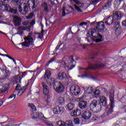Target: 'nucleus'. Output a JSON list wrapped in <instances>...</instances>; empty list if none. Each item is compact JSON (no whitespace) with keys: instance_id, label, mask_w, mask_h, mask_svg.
<instances>
[{"instance_id":"nucleus-29","label":"nucleus","mask_w":126,"mask_h":126,"mask_svg":"<svg viewBox=\"0 0 126 126\" xmlns=\"http://www.w3.org/2000/svg\"><path fill=\"white\" fill-rule=\"evenodd\" d=\"M101 94V92L98 89L95 90L94 92V98H99L100 97V94Z\"/></svg>"},{"instance_id":"nucleus-17","label":"nucleus","mask_w":126,"mask_h":126,"mask_svg":"<svg viewBox=\"0 0 126 126\" xmlns=\"http://www.w3.org/2000/svg\"><path fill=\"white\" fill-rule=\"evenodd\" d=\"M113 0H108L106 3H105L102 8V10H109L110 8L112 7V2Z\"/></svg>"},{"instance_id":"nucleus-45","label":"nucleus","mask_w":126,"mask_h":126,"mask_svg":"<svg viewBox=\"0 0 126 126\" xmlns=\"http://www.w3.org/2000/svg\"><path fill=\"white\" fill-rule=\"evenodd\" d=\"M0 56H2V57H6L7 58H8V59H9L10 60H11V59H12V57H10L7 54H2L0 53Z\"/></svg>"},{"instance_id":"nucleus-30","label":"nucleus","mask_w":126,"mask_h":126,"mask_svg":"<svg viewBox=\"0 0 126 126\" xmlns=\"http://www.w3.org/2000/svg\"><path fill=\"white\" fill-rule=\"evenodd\" d=\"M27 72H28V71H26L23 72L19 73L18 74V76L19 77L20 82L21 81V79L23 78L24 76H25V75H26Z\"/></svg>"},{"instance_id":"nucleus-43","label":"nucleus","mask_w":126,"mask_h":126,"mask_svg":"<svg viewBox=\"0 0 126 126\" xmlns=\"http://www.w3.org/2000/svg\"><path fill=\"white\" fill-rule=\"evenodd\" d=\"M70 116L73 118H75V117H76V112L75 110L71 112Z\"/></svg>"},{"instance_id":"nucleus-4","label":"nucleus","mask_w":126,"mask_h":126,"mask_svg":"<svg viewBox=\"0 0 126 126\" xmlns=\"http://www.w3.org/2000/svg\"><path fill=\"white\" fill-rule=\"evenodd\" d=\"M109 99L110 101V108H107L106 111V115L107 117H109V116H111L114 112V108L115 107V96L114 95V94L110 93L109 95Z\"/></svg>"},{"instance_id":"nucleus-55","label":"nucleus","mask_w":126,"mask_h":126,"mask_svg":"<svg viewBox=\"0 0 126 126\" xmlns=\"http://www.w3.org/2000/svg\"><path fill=\"white\" fill-rule=\"evenodd\" d=\"M20 87H21V86H20V84H18L17 85V86H16V88H15V90H16L17 91L19 90V88H20Z\"/></svg>"},{"instance_id":"nucleus-19","label":"nucleus","mask_w":126,"mask_h":126,"mask_svg":"<svg viewBox=\"0 0 126 126\" xmlns=\"http://www.w3.org/2000/svg\"><path fill=\"white\" fill-rule=\"evenodd\" d=\"M17 29L19 31H20L19 33H20V34H21V35L23 34L24 31H25V30L28 31V32H30L31 31V29L30 27L27 28L26 27L19 26Z\"/></svg>"},{"instance_id":"nucleus-12","label":"nucleus","mask_w":126,"mask_h":126,"mask_svg":"<svg viewBox=\"0 0 126 126\" xmlns=\"http://www.w3.org/2000/svg\"><path fill=\"white\" fill-rule=\"evenodd\" d=\"M53 113L55 115H61L64 112V108L57 106L53 108Z\"/></svg>"},{"instance_id":"nucleus-52","label":"nucleus","mask_w":126,"mask_h":126,"mask_svg":"<svg viewBox=\"0 0 126 126\" xmlns=\"http://www.w3.org/2000/svg\"><path fill=\"white\" fill-rule=\"evenodd\" d=\"M7 122L8 123H13L14 122V119L12 118H8Z\"/></svg>"},{"instance_id":"nucleus-10","label":"nucleus","mask_w":126,"mask_h":126,"mask_svg":"<svg viewBox=\"0 0 126 126\" xmlns=\"http://www.w3.org/2000/svg\"><path fill=\"white\" fill-rule=\"evenodd\" d=\"M105 66V64H93L92 65L89 64V66L86 68H84L85 70H88L89 69H100L103 68Z\"/></svg>"},{"instance_id":"nucleus-35","label":"nucleus","mask_w":126,"mask_h":126,"mask_svg":"<svg viewBox=\"0 0 126 126\" xmlns=\"http://www.w3.org/2000/svg\"><path fill=\"white\" fill-rule=\"evenodd\" d=\"M28 106L32 110L33 112H35L36 110H37V108H36V106L32 104V103H29Z\"/></svg>"},{"instance_id":"nucleus-64","label":"nucleus","mask_w":126,"mask_h":126,"mask_svg":"<svg viewBox=\"0 0 126 126\" xmlns=\"http://www.w3.org/2000/svg\"><path fill=\"white\" fill-rule=\"evenodd\" d=\"M75 67V65H71V67L70 68V69H72V68H74Z\"/></svg>"},{"instance_id":"nucleus-54","label":"nucleus","mask_w":126,"mask_h":126,"mask_svg":"<svg viewBox=\"0 0 126 126\" xmlns=\"http://www.w3.org/2000/svg\"><path fill=\"white\" fill-rule=\"evenodd\" d=\"M103 39L101 38H97L95 40V43H100V42H102Z\"/></svg>"},{"instance_id":"nucleus-53","label":"nucleus","mask_w":126,"mask_h":126,"mask_svg":"<svg viewBox=\"0 0 126 126\" xmlns=\"http://www.w3.org/2000/svg\"><path fill=\"white\" fill-rule=\"evenodd\" d=\"M92 121H93L94 122H95L96 121H98V117L96 116H93L92 118Z\"/></svg>"},{"instance_id":"nucleus-28","label":"nucleus","mask_w":126,"mask_h":126,"mask_svg":"<svg viewBox=\"0 0 126 126\" xmlns=\"http://www.w3.org/2000/svg\"><path fill=\"white\" fill-rule=\"evenodd\" d=\"M74 106H75L74 103H68L66 106V110H67V111H71V110H73V109L74 108Z\"/></svg>"},{"instance_id":"nucleus-41","label":"nucleus","mask_w":126,"mask_h":126,"mask_svg":"<svg viewBox=\"0 0 126 126\" xmlns=\"http://www.w3.org/2000/svg\"><path fill=\"white\" fill-rule=\"evenodd\" d=\"M75 110H76V117L80 116V115L81 114V111L78 109H76Z\"/></svg>"},{"instance_id":"nucleus-56","label":"nucleus","mask_w":126,"mask_h":126,"mask_svg":"<svg viewBox=\"0 0 126 126\" xmlns=\"http://www.w3.org/2000/svg\"><path fill=\"white\" fill-rule=\"evenodd\" d=\"M69 59L71 60L70 62L71 63H73V62H74V59H73V56H70V57L69 58Z\"/></svg>"},{"instance_id":"nucleus-5","label":"nucleus","mask_w":126,"mask_h":126,"mask_svg":"<svg viewBox=\"0 0 126 126\" xmlns=\"http://www.w3.org/2000/svg\"><path fill=\"white\" fill-rule=\"evenodd\" d=\"M90 109L92 112H94L96 110L100 112L102 110V104L97 100H93L90 104Z\"/></svg>"},{"instance_id":"nucleus-15","label":"nucleus","mask_w":126,"mask_h":126,"mask_svg":"<svg viewBox=\"0 0 126 126\" xmlns=\"http://www.w3.org/2000/svg\"><path fill=\"white\" fill-rule=\"evenodd\" d=\"M56 126H73V124L71 120L66 121L65 123L63 121H59Z\"/></svg>"},{"instance_id":"nucleus-7","label":"nucleus","mask_w":126,"mask_h":126,"mask_svg":"<svg viewBox=\"0 0 126 126\" xmlns=\"http://www.w3.org/2000/svg\"><path fill=\"white\" fill-rule=\"evenodd\" d=\"M119 20H114L112 25H113V30L115 33L120 36L122 34V27H121V22Z\"/></svg>"},{"instance_id":"nucleus-22","label":"nucleus","mask_w":126,"mask_h":126,"mask_svg":"<svg viewBox=\"0 0 126 126\" xmlns=\"http://www.w3.org/2000/svg\"><path fill=\"white\" fill-rule=\"evenodd\" d=\"M37 118H39L41 120H45L46 119L43 114H41V117L40 118V115L38 112H34L32 114H31V118L32 120H36Z\"/></svg>"},{"instance_id":"nucleus-61","label":"nucleus","mask_w":126,"mask_h":126,"mask_svg":"<svg viewBox=\"0 0 126 126\" xmlns=\"http://www.w3.org/2000/svg\"><path fill=\"white\" fill-rule=\"evenodd\" d=\"M122 8L123 9H124L125 11H126V5L124 4L122 6Z\"/></svg>"},{"instance_id":"nucleus-58","label":"nucleus","mask_w":126,"mask_h":126,"mask_svg":"<svg viewBox=\"0 0 126 126\" xmlns=\"http://www.w3.org/2000/svg\"><path fill=\"white\" fill-rule=\"evenodd\" d=\"M55 60H56V58L54 57L53 58H52L51 60H50V61H49L48 62V63H51L53 62H54L55 61Z\"/></svg>"},{"instance_id":"nucleus-34","label":"nucleus","mask_w":126,"mask_h":126,"mask_svg":"<svg viewBox=\"0 0 126 126\" xmlns=\"http://www.w3.org/2000/svg\"><path fill=\"white\" fill-rule=\"evenodd\" d=\"M44 8V11L45 13H48L49 12V8H48V4L47 3H44L43 5Z\"/></svg>"},{"instance_id":"nucleus-25","label":"nucleus","mask_w":126,"mask_h":126,"mask_svg":"<svg viewBox=\"0 0 126 126\" xmlns=\"http://www.w3.org/2000/svg\"><path fill=\"white\" fill-rule=\"evenodd\" d=\"M11 82H13V84H17V83H21V81H19V77L18 75H15L11 80Z\"/></svg>"},{"instance_id":"nucleus-6","label":"nucleus","mask_w":126,"mask_h":126,"mask_svg":"<svg viewBox=\"0 0 126 126\" xmlns=\"http://www.w3.org/2000/svg\"><path fill=\"white\" fill-rule=\"evenodd\" d=\"M53 88L56 91V93H58V94H61L63 93V91H64V86L62 82H53Z\"/></svg>"},{"instance_id":"nucleus-40","label":"nucleus","mask_w":126,"mask_h":126,"mask_svg":"<svg viewBox=\"0 0 126 126\" xmlns=\"http://www.w3.org/2000/svg\"><path fill=\"white\" fill-rule=\"evenodd\" d=\"M70 2L72 3V2H75L76 4H81V2H80L78 0H70Z\"/></svg>"},{"instance_id":"nucleus-2","label":"nucleus","mask_w":126,"mask_h":126,"mask_svg":"<svg viewBox=\"0 0 126 126\" xmlns=\"http://www.w3.org/2000/svg\"><path fill=\"white\" fill-rule=\"evenodd\" d=\"M29 36L24 38V41L21 43L22 47H26L27 48H34L35 47V41L34 38L31 37L32 32L29 33Z\"/></svg>"},{"instance_id":"nucleus-32","label":"nucleus","mask_w":126,"mask_h":126,"mask_svg":"<svg viewBox=\"0 0 126 126\" xmlns=\"http://www.w3.org/2000/svg\"><path fill=\"white\" fill-rule=\"evenodd\" d=\"M100 102L103 107H106V106H107V98H106L105 97H102L100 99Z\"/></svg>"},{"instance_id":"nucleus-44","label":"nucleus","mask_w":126,"mask_h":126,"mask_svg":"<svg viewBox=\"0 0 126 126\" xmlns=\"http://www.w3.org/2000/svg\"><path fill=\"white\" fill-rule=\"evenodd\" d=\"M74 6L75 7V9L77 10V11H78V12H82V10L80 9L79 7L77 6V5L74 4Z\"/></svg>"},{"instance_id":"nucleus-24","label":"nucleus","mask_w":126,"mask_h":126,"mask_svg":"<svg viewBox=\"0 0 126 126\" xmlns=\"http://www.w3.org/2000/svg\"><path fill=\"white\" fill-rule=\"evenodd\" d=\"M27 87H28V84L27 85L20 89V90H19V92L17 94L18 96H21V95H22V94H23V93H24L26 91Z\"/></svg>"},{"instance_id":"nucleus-1","label":"nucleus","mask_w":126,"mask_h":126,"mask_svg":"<svg viewBox=\"0 0 126 126\" xmlns=\"http://www.w3.org/2000/svg\"><path fill=\"white\" fill-rule=\"evenodd\" d=\"M123 17V14L121 11H116L113 13V16H110L105 20V24L112 25L115 20H121Z\"/></svg>"},{"instance_id":"nucleus-62","label":"nucleus","mask_w":126,"mask_h":126,"mask_svg":"<svg viewBox=\"0 0 126 126\" xmlns=\"http://www.w3.org/2000/svg\"><path fill=\"white\" fill-rule=\"evenodd\" d=\"M31 1L33 4H36V0H31Z\"/></svg>"},{"instance_id":"nucleus-9","label":"nucleus","mask_w":126,"mask_h":126,"mask_svg":"<svg viewBox=\"0 0 126 126\" xmlns=\"http://www.w3.org/2000/svg\"><path fill=\"white\" fill-rule=\"evenodd\" d=\"M22 4L20 3L18 6L19 12L23 15L27 14L30 11V7L25 4L23 9H22Z\"/></svg>"},{"instance_id":"nucleus-42","label":"nucleus","mask_w":126,"mask_h":126,"mask_svg":"<svg viewBox=\"0 0 126 126\" xmlns=\"http://www.w3.org/2000/svg\"><path fill=\"white\" fill-rule=\"evenodd\" d=\"M78 77H81L82 78H88L89 77V75H88V74H82L81 75H79Z\"/></svg>"},{"instance_id":"nucleus-59","label":"nucleus","mask_w":126,"mask_h":126,"mask_svg":"<svg viewBox=\"0 0 126 126\" xmlns=\"http://www.w3.org/2000/svg\"><path fill=\"white\" fill-rule=\"evenodd\" d=\"M65 15H66V14L65 13V11H64V10H63L62 11V16L64 17Z\"/></svg>"},{"instance_id":"nucleus-63","label":"nucleus","mask_w":126,"mask_h":126,"mask_svg":"<svg viewBox=\"0 0 126 126\" xmlns=\"http://www.w3.org/2000/svg\"><path fill=\"white\" fill-rule=\"evenodd\" d=\"M36 7V4H33V5L32 7V9H34Z\"/></svg>"},{"instance_id":"nucleus-16","label":"nucleus","mask_w":126,"mask_h":126,"mask_svg":"<svg viewBox=\"0 0 126 126\" xmlns=\"http://www.w3.org/2000/svg\"><path fill=\"white\" fill-rule=\"evenodd\" d=\"M91 116H92L91 112L89 110H86L82 114V118L84 120H89L91 118Z\"/></svg>"},{"instance_id":"nucleus-31","label":"nucleus","mask_w":126,"mask_h":126,"mask_svg":"<svg viewBox=\"0 0 126 126\" xmlns=\"http://www.w3.org/2000/svg\"><path fill=\"white\" fill-rule=\"evenodd\" d=\"M121 2H122L119 1V0H116L114 1V8H115V9H118L120 5H121Z\"/></svg>"},{"instance_id":"nucleus-27","label":"nucleus","mask_w":126,"mask_h":126,"mask_svg":"<svg viewBox=\"0 0 126 126\" xmlns=\"http://www.w3.org/2000/svg\"><path fill=\"white\" fill-rule=\"evenodd\" d=\"M51 75H52V73H51V71L48 69H46L45 70V74H44V78L45 79H49L50 77H51Z\"/></svg>"},{"instance_id":"nucleus-57","label":"nucleus","mask_w":126,"mask_h":126,"mask_svg":"<svg viewBox=\"0 0 126 126\" xmlns=\"http://www.w3.org/2000/svg\"><path fill=\"white\" fill-rule=\"evenodd\" d=\"M28 24H29V23L28 21H25L23 23V25L24 26H27Z\"/></svg>"},{"instance_id":"nucleus-8","label":"nucleus","mask_w":126,"mask_h":126,"mask_svg":"<svg viewBox=\"0 0 126 126\" xmlns=\"http://www.w3.org/2000/svg\"><path fill=\"white\" fill-rule=\"evenodd\" d=\"M92 24H95L94 26L95 27L96 30H97L98 32H103L105 30V23L103 21L99 22L96 23V22H93Z\"/></svg>"},{"instance_id":"nucleus-33","label":"nucleus","mask_w":126,"mask_h":126,"mask_svg":"<svg viewBox=\"0 0 126 126\" xmlns=\"http://www.w3.org/2000/svg\"><path fill=\"white\" fill-rule=\"evenodd\" d=\"M58 102L60 105H63L64 104V97L62 96L59 97Z\"/></svg>"},{"instance_id":"nucleus-50","label":"nucleus","mask_w":126,"mask_h":126,"mask_svg":"<svg viewBox=\"0 0 126 126\" xmlns=\"http://www.w3.org/2000/svg\"><path fill=\"white\" fill-rule=\"evenodd\" d=\"M13 97H14V99H15V98H16V94H12L9 96L8 99H12Z\"/></svg>"},{"instance_id":"nucleus-49","label":"nucleus","mask_w":126,"mask_h":126,"mask_svg":"<svg viewBox=\"0 0 126 126\" xmlns=\"http://www.w3.org/2000/svg\"><path fill=\"white\" fill-rule=\"evenodd\" d=\"M12 126H24V124L23 123H20L19 124H12Z\"/></svg>"},{"instance_id":"nucleus-48","label":"nucleus","mask_w":126,"mask_h":126,"mask_svg":"<svg viewBox=\"0 0 126 126\" xmlns=\"http://www.w3.org/2000/svg\"><path fill=\"white\" fill-rule=\"evenodd\" d=\"M124 73H125V70H124V69H121L119 71V74H121V75H124Z\"/></svg>"},{"instance_id":"nucleus-51","label":"nucleus","mask_w":126,"mask_h":126,"mask_svg":"<svg viewBox=\"0 0 126 126\" xmlns=\"http://www.w3.org/2000/svg\"><path fill=\"white\" fill-rule=\"evenodd\" d=\"M86 25H87V23L85 22H83L80 23V26L83 27V26H85Z\"/></svg>"},{"instance_id":"nucleus-39","label":"nucleus","mask_w":126,"mask_h":126,"mask_svg":"<svg viewBox=\"0 0 126 126\" xmlns=\"http://www.w3.org/2000/svg\"><path fill=\"white\" fill-rule=\"evenodd\" d=\"M6 90H7V88L5 87H2L0 89V93H3L4 92H5Z\"/></svg>"},{"instance_id":"nucleus-37","label":"nucleus","mask_w":126,"mask_h":126,"mask_svg":"<svg viewBox=\"0 0 126 126\" xmlns=\"http://www.w3.org/2000/svg\"><path fill=\"white\" fill-rule=\"evenodd\" d=\"M36 35H38V39H42L44 36V30L41 31V33H37Z\"/></svg>"},{"instance_id":"nucleus-13","label":"nucleus","mask_w":126,"mask_h":126,"mask_svg":"<svg viewBox=\"0 0 126 126\" xmlns=\"http://www.w3.org/2000/svg\"><path fill=\"white\" fill-rule=\"evenodd\" d=\"M56 78L58 80H61V81H63V80H65L67 79V75L64 72H60L56 75Z\"/></svg>"},{"instance_id":"nucleus-14","label":"nucleus","mask_w":126,"mask_h":126,"mask_svg":"<svg viewBox=\"0 0 126 126\" xmlns=\"http://www.w3.org/2000/svg\"><path fill=\"white\" fill-rule=\"evenodd\" d=\"M22 22V19L21 18L15 16L13 17V23L15 26H20Z\"/></svg>"},{"instance_id":"nucleus-60","label":"nucleus","mask_w":126,"mask_h":126,"mask_svg":"<svg viewBox=\"0 0 126 126\" xmlns=\"http://www.w3.org/2000/svg\"><path fill=\"white\" fill-rule=\"evenodd\" d=\"M35 23H36V21L33 20L32 21V22H31V25H35Z\"/></svg>"},{"instance_id":"nucleus-18","label":"nucleus","mask_w":126,"mask_h":126,"mask_svg":"<svg viewBox=\"0 0 126 126\" xmlns=\"http://www.w3.org/2000/svg\"><path fill=\"white\" fill-rule=\"evenodd\" d=\"M2 69L5 71L4 75L2 77V79L3 80H5V79H8L9 77V70H7V67L5 65L2 66Z\"/></svg>"},{"instance_id":"nucleus-20","label":"nucleus","mask_w":126,"mask_h":126,"mask_svg":"<svg viewBox=\"0 0 126 126\" xmlns=\"http://www.w3.org/2000/svg\"><path fill=\"white\" fill-rule=\"evenodd\" d=\"M41 86L43 87V94L45 96H48L49 94V89H48V86L47 84L45 83V82H42Z\"/></svg>"},{"instance_id":"nucleus-36","label":"nucleus","mask_w":126,"mask_h":126,"mask_svg":"<svg viewBox=\"0 0 126 126\" xmlns=\"http://www.w3.org/2000/svg\"><path fill=\"white\" fill-rule=\"evenodd\" d=\"M93 92V88L92 87H88L86 90L87 94H91Z\"/></svg>"},{"instance_id":"nucleus-3","label":"nucleus","mask_w":126,"mask_h":126,"mask_svg":"<svg viewBox=\"0 0 126 126\" xmlns=\"http://www.w3.org/2000/svg\"><path fill=\"white\" fill-rule=\"evenodd\" d=\"M0 10L1 11H9L12 14H17L18 10L17 9H14L10 8L9 4L5 3H2V2H0Z\"/></svg>"},{"instance_id":"nucleus-11","label":"nucleus","mask_w":126,"mask_h":126,"mask_svg":"<svg viewBox=\"0 0 126 126\" xmlns=\"http://www.w3.org/2000/svg\"><path fill=\"white\" fill-rule=\"evenodd\" d=\"M70 90L71 93L74 96H77V95H79V94H80L81 92L80 88L77 86L75 87L72 86L70 88Z\"/></svg>"},{"instance_id":"nucleus-26","label":"nucleus","mask_w":126,"mask_h":126,"mask_svg":"<svg viewBox=\"0 0 126 126\" xmlns=\"http://www.w3.org/2000/svg\"><path fill=\"white\" fill-rule=\"evenodd\" d=\"M96 33V30L95 29H93L91 30V31H89L88 33H87V35L88 36V38L89 37H91L93 36L94 38H97V36L93 35L94 34H95Z\"/></svg>"},{"instance_id":"nucleus-47","label":"nucleus","mask_w":126,"mask_h":126,"mask_svg":"<svg viewBox=\"0 0 126 126\" xmlns=\"http://www.w3.org/2000/svg\"><path fill=\"white\" fill-rule=\"evenodd\" d=\"M63 45V43H60V45H58L57 47H56L55 49L54 50V52H57L59 49L61 47V46Z\"/></svg>"},{"instance_id":"nucleus-21","label":"nucleus","mask_w":126,"mask_h":126,"mask_svg":"<svg viewBox=\"0 0 126 126\" xmlns=\"http://www.w3.org/2000/svg\"><path fill=\"white\" fill-rule=\"evenodd\" d=\"M10 0L14 4H19L22 0H0V2L8 4Z\"/></svg>"},{"instance_id":"nucleus-23","label":"nucleus","mask_w":126,"mask_h":126,"mask_svg":"<svg viewBox=\"0 0 126 126\" xmlns=\"http://www.w3.org/2000/svg\"><path fill=\"white\" fill-rule=\"evenodd\" d=\"M79 107L81 110H84L85 108H87V101L82 100L79 102Z\"/></svg>"},{"instance_id":"nucleus-46","label":"nucleus","mask_w":126,"mask_h":126,"mask_svg":"<svg viewBox=\"0 0 126 126\" xmlns=\"http://www.w3.org/2000/svg\"><path fill=\"white\" fill-rule=\"evenodd\" d=\"M74 122L76 125H79V124H80V121L79 120V118H75Z\"/></svg>"},{"instance_id":"nucleus-38","label":"nucleus","mask_w":126,"mask_h":126,"mask_svg":"<svg viewBox=\"0 0 126 126\" xmlns=\"http://www.w3.org/2000/svg\"><path fill=\"white\" fill-rule=\"evenodd\" d=\"M33 16H34V12H32L27 16V19H32V18H33Z\"/></svg>"}]
</instances>
